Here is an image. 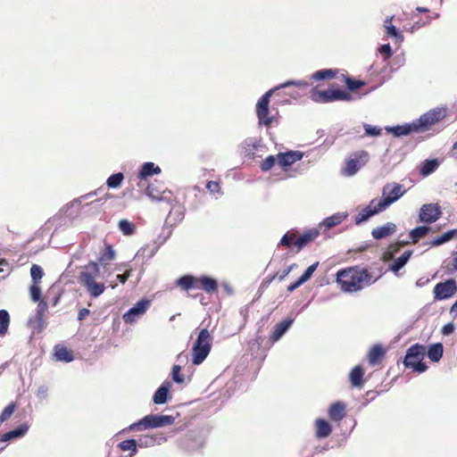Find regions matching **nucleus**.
<instances>
[{
	"instance_id": "obj_1",
	"label": "nucleus",
	"mask_w": 457,
	"mask_h": 457,
	"mask_svg": "<svg viewBox=\"0 0 457 457\" xmlns=\"http://www.w3.org/2000/svg\"><path fill=\"white\" fill-rule=\"evenodd\" d=\"M337 281L344 292H357L375 282L366 269L340 270L337 273Z\"/></svg>"
},
{
	"instance_id": "obj_2",
	"label": "nucleus",
	"mask_w": 457,
	"mask_h": 457,
	"mask_svg": "<svg viewBox=\"0 0 457 457\" xmlns=\"http://www.w3.org/2000/svg\"><path fill=\"white\" fill-rule=\"evenodd\" d=\"M212 337L207 328L200 330L192 348V362L200 365L208 356L212 348Z\"/></svg>"
},
{
	"instance_id": "obj_3",
	"label": "nucleus",
	"mask_w": 457,
	"mask_h": 457,
	"mask_svg": "<svg viewBox=\"0 0 457 457\" xmlns=\"http://www.w3.org/2000/svg\"><path fill=\"white\" fill-rule=\"evenodd\" d=\"M175 417L163 414H149L129 427L130 431H141L148 428H162L173 424Z\"/></svg>"
},
{
	"instance_id": "obj_4",
	"label": "nucleus",
	"mask_w": 457,
	"mask_h": 457,
	"mask_svg": "<svg viewBox=\"0 0 457 457\" xmlns=\"http://www.w3.org/2000/svg\"><path fill=\"white\" fill-rule=\"evenodd\" d=\"M426 353V347L420 344H414L410 346L403 360L405 368H411L418 373H423L428 366L422 361Z\"/></svg>"
},
{
	"instance_id": "obj_5",
	"label": "nucleus",
	"mask_w": 457,
	"mask_h": 457,
	"mask_svg": "<svg viewBox=\"0 0 457 457\" xmlns=\"http://www.w3.org/2000/svg\"><path fill=\"white\" fill-rule=\"evenodd\" d=\"M311 98L316 103H330L335 101L350 102L353 100V96L350 93L338 88H328L326 90L313 88L311 92Z\"/></svg>"
},
{
	"instance_id": "obj_6",
	"label": "nucleus",
	"mask_w": 457,
	"mask_h": 457,
	"mask_svg": "<svg viewBox=\"0 0 457 457\" xmlns=\"http://www.w3.org/2000/svg\"><path fill=\"white\" fill-rule=\"evenodd\" d=\"M276 90L275 87L270 89L257 102L256 115L260 125L270 127L275 119L274 116L270 114L269 104L270 96Z\"/></svg>"
},
{
	"instance_id": "obj_7",
	"label": "nucleus",
	"mask_w": 457,
	"mask_h": 457,
	"mask_svg": "<svg viewBox=\"0 0 457 457\" xmlns=\"http://www.w3.org/2000/svg\"><path fill=\"white\" fill-rule=\"evenodd\" d=\"M404 194L403 186L398 183H388L384 186L382 189V197L378 200L380 203V207L385 210L392 204L396 202Z\"/></svg>"
},
{
	"instance_id": "obj_8",
	"label": "nucleus",
	"mask_w": 457,
	"mask_h": 457,
	"mask_svg": "<svg viewBox=\"0 0 457 457\" xmlns=\"http://www.w3.org/2000/svg\"><path fill=\"white\" fill-rule=\"evenodd\" d=\"M445 116L446 110L445 108L431 109L415 120L419 132L428 129L429 126L442 120Z\"/></svg>"
},
{
	"instance_id": "obj_9",
	"label": "nucleus",
	"mask_w": 457,
	"mask_h": 457,
	"mask_svg": "<svg viewBox=\"0 0 457 457\" xmlns=\"http://www.w3.org/2000/svg\"><path fill=\"white\" fill-rule=\"evenodd\" d=\"M457 291V283L453 278H449L445 282L437 283L434 289V298L436 301L451 298Z\"/></svg>"
},
{
	"instance_id": "obj_10",
	"label": "nucleus",
	"mask_w": 457,
	"mask_h": 457,
	"mask_svg": "<svg viewBox=\"0 0 457 457\" xmlns=\"http://www.w3.org/2000/svg\"><path fill=\"white\" fill-rule=\"evenodd\" d=\"M441 214L442 211L438 204H426L421 206L419 218L423 223H433L440 218Z\"/></svg>"
},
{
	"instance_id": "obj_11",
	"label": "nucleus",
	"mask_w": 457,
	"mask_h": 457,
	"mask_svg": "<svg viewBox=\"0 0 457 457\" xmlns=\"http://www.w3.org/2000/svg\"><path fill=\"white\" fill-rule=\"evenodd\" d=\"M151 302L147 299H141L133 307H131L127 312L123 314V320L125 323H133L143 314L145 313L147 309L150 307Z\"/></svg>"
},
{
	"instance_id": "obj_12",
	"label": "nucleus",
	"mask_w": 457,
	"mask_h": 457,
	"mask_svg": "<svg viewBox=\"0 0 457 457\" xmlns=\"http://www.w3.org/2000/svg\"><path fill=\"white\" fill-rule=\"evenodd\" d=\"M384 210V208L380 207V203L377 199H373L368 206L356 215L355 224L360 225Z\"/></svg>"
},
{
	"instance_id": "obj_13",
	"label": "nucleus",
	"mask_w": 457,
	"mask_h": 457,
	"mask_svg": "<svg viewBox=\"0 0 457 457\" xmlns=\"http://www.w3.org/2000/svg\"><path fill=\"white\" fill-rule=\"evenodd\" d=\"M79 282L91 297H98L104 292V284L103 282H99L98 280L93 281L90 275H87L85 280H81Z\"/></svg>"
},
{
	"instance_id": "obj_14",
	"label": "nucleus",
	"mask_w": 457,
	"mask_h": 457,
	"mask_svg": "<svg viewBox=\"0 0 457 457\" xmlns=\"http://www.w3.org/2000/svg\"><path fill=\"white\" fill-rule=\"evenodd\" d=\"M159 173H161V169L159 166L155 165L152 162H145L137 174V178L139 179L137 186L139 187H143L145 186L144 181L147 177L157 175Z\"/></svg>"
},
{
	"instance_id": "obj_15",
	"label": "nucleus",
	"mask_w": 457,
	"mask_h": 457,
	"mask_svg": "<svg viewBox=\"0 0 457 457\" xmlns=\"http://www.w3.org/2000/svg\"><path fill=\"white\" fill-rule=\"evenodd\" d=\"M302 158V153L298 151H289L278 154L277 160L280 167L286 168L291 166L295 162L300 161Z\"/></svg>"
},
{
	"instance_id": "obj_16",
	"label": "nucleus",
	"mask_w": 457,
	"mask_h": 457,
	"mask_svg": "<svg viewBox=\"0 0 457 457\" xmlns=\"http://www.w3.org/2000/svg\"><path fill=\"white\" fill-rule=\"evenodd\" d=\"M386 130L392 133L395 137L407 136L412 131L419 132L415 120L404 125L386 127Z\"/></svg>"
},
{
	"instance_id": "obj_17",
	"label": "nucleus",
	"mask_w": 457,
	"mask_h": 457,
	"mask_svg": "<svg viewBox=\"0 0 457 457\" xmlns=\"http://www.w3.org/2000/svg\"><path fill=\"white\" fill-rule=\"evenodd\" d=\"M29 425L22 423L13 430L8 431L0 436V442H9L17 438L23 437L29 431Z\"/></svg>"
},
{
	"instance_id": "obj_18",
	"label": "nucleus",
	"mask_w": 457,
	"mask_h": 457,
	"mask_svg": "<svg viewBox=\"0 0 457 457\" xmlns=\"http://www.w3.org/2000/svg\"><path fill=\"white\" fill-rule=\"evenodd\" d=\"M395 230L396 225L393 222H387L381 227H377L373 228L371 231V235L373 238L379 240L394 234Z\"/></svg>"
},
{
	"instance_id": "obj_19",
	"label": "nucleus",
	"mask_w": 457,
	"mask_h": 457,
	"mask_svg": "<svg viewBox=\"0 0 457 457\" xmlns=\"http://www.w3.org/2000/svg\"><path fill=\"white\" fill-rule=\"evenodd\" d=\"M170 386L171 383L170 381H164L160 387H158L153 397V401L155 404H163L168 401Z\"/></svg>"
},
{
	"instance_id": "obj_20",
	"label": "nucleus",
	"mask_w": 457,
	"mask_h": 457,
	"mask_svg": "<svg viewBox=\"0 0 457 457\" xmlns=\"http://www.w3.org/2000/svg\"><path fill=\"white\" fill-rule=\"evenodd\" d=\"M294 320L293 319H287L278 324L275 325L274 329L272 331V334L270 336V340L272 342L278 341L283 335L288 330V328L291 327Z\"/></svg>"
},
{
	"instance_id": "obj_21",
	"label": "nucleus",
	"mask_w": 457,
	"mask_h": 457,
	"mask_svg": "<svg viewBox=\"0 0 457 457\" xmlns=\"http://www.w3.org/2000/svg\"><path fill=\"white\" fill-rule=\"evenodd\" d=\"M87 275H90L93 281L98 280L101 278L99 263L91 262L86 265L84 270L80 272L79 281L85 280Z\"/></svg>"
},
{
	"instance_id": "obj_22",
	"label": "nucleus",
	"mask_w": 457,
	"mask_h": 457,
	"mask_svg": "<svg viewBox=\"0 0 457 457\" xmlns=\"http://www.w3.org/2000/svg\"><path fill=\"white\" fill-rule=\"evenodd\" d=\"M346 405L343 402L332 403L328 409V416L334 421H340L345 415Z\"/></svg>"
},
{
	"instance_id": "obj_23",
	"label": "nucleus",
	"mask_w": 457,
	"mask_h": 457,
	"mask_svg": "<svg viewBox=\"0 0 457 457\" xmlns=\"http://www.w3.org/2000/svg\"><path fill=\"white\" fill-rule=\"evenodd\" d=\"M197 283H199V286L196 287L202 288L208 294L214 293L218 289L217 281L214 278L207 276H202L197 278Z\"/></svg>"
},
{
	"instance_id": "obj_24",
	"label": "nucleus",
	"mask_w": 457,
	"mask_h": 457,
	"mask_svg": "<svg viewBox=\"0 0 457 457\" xmlns=\"http://www.w3.org/2000/svg\"><path fill=\"white\" fill-rule=\"evenodd\" d=\"M145 194L152 201L161 202L166 201L168 198L166 195V192L158 189L154 184H150L145 187Z\"/></svg>"
},
{
	"instance_id": "obj_25",
	"label": "nucleus",
	"mask_w": 457,
	"mask_h": 457,
	"mask_svg": "<svg viewBox=\"0 0 457 457\" xmlns=\"http://www.w3.org/2000/svg\"><path fill=\"white\" fill-rule=\"evenodd\" d=\"M348 216V213L344 212H337L328 218H326L321 223L320 226L325 227L326 228H331L336 225L340 224L344 220H345Z\"/></svg>"
},
{
	"instance_id": "obj_26",
	"label": "nucleus",
	"mask_w": 457,
	"mask_h": 457,
	"mask_svg": "<svg viewBox=\"0 0 457 457\" xmlns=\"http://www.w3.org/2000/svg\"><path fill=\"white\" fill-rule=\"evenodd\" d=\"M444 353V346L441 343L430 345L428 348L427 354L431 361L437 362L441 360Z\"/></svg>"
},
{
	"instance_id": "obj_27",
	"label": "nucleus",
	"mask_w": 457,
	"mask_h": 457,
	"mask_svg": "<svg viewBox=\"0 0 457 457\" xmlns=\"http://www.w3.org/2000/svg\"><path fill=\"white\" fill-rule=\"evenodd\" d=\"M319 235V231L317 229L309 230L303 235H301L295 242V245L297 246L299 250L303 248L308 243L314 240Z\"/></svg>"
},
{
	"instance_id": "obj_28",
	"label": "nucleus",
	"mask_w": 457,
	"mask_h": 457,
	"mask_svg": "<svg viewBox=\"0 0 457 457\" xmlns=\"http://www.w3.org/2000/svg\"><path fill=\"white\" fill-rule=\"evenodd\" d=\"M386 352L379 345H373L368 353V360L370 365L378 363L384 357Z\"/></svg>"
},
{
	"instance_id": "obj_29",
	"label": "nucleus",
	"mask_w": 457,
	"mask_h": 457,
	"mask_svg": "<svg viewBox=\"0 0 457 457\" xmlns=\"http://www.w3.org/2000/svg\"><path fill=\"white\" fill-rule=\"evenodd\" d=\"M316 424V436L318 438H325L328 437L332 431L330 424L322 419H318L315 422Z\"/></svg>"
},
{
	"instance_id": "obj_30",
	"label": "nucleus",
	"mask_w": 457,
	"mask_h": 457,
	"mask_svg": "<svg viewBox=\"0 0 457 457\" xmlns=\"http://www.w3.org/2000/svg\"><path fill=\"white\" fill-rule=\"evenodd\" d=\"M438 166L439 162L437 159H428L421 163L420 172L423 177H428L436 171Z\"/></svg>"
},
{
	"instance_id": "obj_31",
	"label": "nucleus",
	"mask_w": 457,
	"mask_h": 457,
	"mask_svg": "<svg viewBox=\"0 0 457 457\" xmlns=\"http://www.w3.org/2000/svg\"><path fill=\"white\" fill-rule=\"evenodd\" d=\"M260 146L261 140L254 137H248L242 144V148L246 155H253Z\"/></svg>"
},
{
	"instance_id": "obj_32",
	"label": "nucleus",
	"mask_w": 457,
	"mask_h": 457,
	"mask_svg": "<svg viewBox=\"0 0 457 457\" xmlns=\"http://www.w3.org/2000/svg\"><path fill=\"white\" fill-rule=\"evenodd\" d=\"M54 357L58 361L71 362L74 357L71 351L64 346L56 345L54 347Z\"/></svg>"
},
{
	"instance_id": "obj_33",
	"label": "nucleus",
	"mask_w": 457,
	"mask_h": 457,
	"mask_svg": "<svg viewBox=\"0 0 457 457\" xmlns=\"http://www.w3.org/2000/svg\"><path fill=\"white\" fill-rule=\"evenodd\" d=\"M412 254L411 251H405L400 257H398L390 266V270L394 272L400 270L410 260Z\"/></svg>"
},
{
	"instance_id": "obj_34",
	"label": "nucleus",
	"mask_w": 457,
	"mask_h": 457,
	"mask_svg": "<svg viewBox=\"0 0 457 457\" xmlns=\"http://www.w3.org/2000/svg\"><path fill=\"white\" fill-rule=\"evenodd\" d=\"M430 231L428 226H419L411 229L409 233L410 238L413 244H416L421 237H425Z\"/></svg>"
},
{
	"instance_id": "obj_35",
	"label": "nucleus",
	"mask_w": 457,
	"mask_h": 457,
	"mask_svg": "<svg viewBox=\"0 0 457 457\" xmlns=\"http://www.w3.org/2000/svg\"><path fill=\"white\" fill-rule=\"evenodd\" d=\"M118 228L124 236H132L136 231V225L127 219H122L118 223Z\"/></svg>"
},
{
	"instance_id": "obj_36",
	"label": "nucleus",
	"mask_w": 457,
	"mask_h": 457,
	"mask_svg": "<svg viewBox=\"0 0 457 457\" xmlns=\"http://www.w3.org/2000/svg\"><path fill=\"white\" fill-rule=\"evenodd\" d=\"M363 370L361 366H355L350 372V381L353 386H360L362 383Z\"/></svg>"
},
{
	"instance_id": "obj_37",
	"label": "nucleus",
	"mask_w": 457,
	"mask_h": 457,
	"mask_svg": "<svg viewBox=\"0 0 457 457\" xmlns=\"http://www.w3.org/2000/svg\"><path fill=\"white\" fill-rule=\"evenodd\" d=\"M195 283H197V278L190 275L182 276L177 281L178 286L187 291L195 287Z\"/></svg>"
},
{
	"instance_id": "obj_38",
	"label": "nucleus",
	"mask_w": 457,
	"mask_h": 457,
	"mask_svg": "<svg viewBox=\"0 0 457 457\" xmlns=\"http://www.w3.org/2000/svg\"><path fill=\"white\" fill-rule=\"evenodd\" d=\"M157 436L154 435H144L136 439L137 447L145 448L152 447L157 442Z\"/></svg>"
},
{
	"instance_id": "obj_39",
	"label": "nucleus",
	"mask_w": 457,
	"mask_h": 457,
	"mask_svg": "<svg viewBox=\"0 0 457 457\" xmlns=\"http://www.w3.org/2000/svg\"><path fill=\"white\" fill-rule=\"evenodd\" d=\"M393 17H387L385 21V28L386 29L387 35L392 37H395L397 41H403V36L398 31L395 26L391 24Z\"/></svg>"
},
{
	"instance_id": "obj_40",
	"label": "nucleus",
	"mask_w": 457,
	"mask_h": 457,
	"mask_svg": "<svg viewBox=\"0 0 457 457\" xmlns=\"http://www.w3.org/2000/svg\"><path fill=\"white\" fill-rule=\"evenodd\" d=\"M10 324V315L7 311L0 310V337L6 335Z\"/></svg>"
},
{
	"instance_id": "obj_41",
	"label": "nucleus",
	"mask_w": 457,
	"mask_h": 457,
	"mask_svg": "<svg viewBox=\"0 0 457 457\" xmlns=\"http://www.w3.org/2000/svg\"><path fill=\"white\" fill-rule=\"evenodd\" d=\"M336 71L331 69H323L314 72L312 79L314 80H326L330 79L336 76Z\"/></svg>"
},
{
	"instance_id": "obj_42",
	"label": "nucleus",
	"mask_w": 457,
	"mask_h": 457,
	"mask_svg": "<svg viewBox=\"0 0 457 457\" xmlns=\"http://www.w3.org/2000/svg\"><path fill=\"white\" fill-rule=\"evenodd\" d=\"M121 451H130V456H134L137 452V444L136 439H127L119 444Z\"/></svg>"
},
{
	"instance_id": "obj_43",
	"label": "nucleus",
	"mask_w": 457,
	"mask_h": 457,
	"mask_svg": "<svg viewBox=\"0 0 457 457\" xmlns=\"http://www.w3.org/2000/svg\"><path fill=\"white\" fill-rule=\"evenodd\" d=\"M116 253L111 245L105 246L104 251L101 253L98 262L103 264L115 259Z\"/></svg>"
},
{
	"instance_id": "obj_44",
	"label": "nucleus",
	"mask_w": 457,
	"mask_h": 457,
	"mask_svg": "<svg viewBox=\"0 0 457 457\" xmlns=\"http://www.w3.org/2000/svg\"><path fill=\"white\" fill-rule=\"evenodd\" d=\"M360 167L361 165L357 159H350L346 162L343 172L346 176H353L359 170Z\"/></svg>"
},
{
	"instance_id": "obj_45",
	"label": "nucleus",
	"mask_w": 457,
	"mask_h": 457,
	"mask_svg": "<svg viewBox=\"0 0 457 457\" xmlns=\"http://www.w3.org/2000/svg\"><path fill=\"white\" fill-rule=\"evenodd\" d=\"M123 179L124 176L121 172L114 173L107 179L106 185L111 188L120 187Z\"/></svg>"
},
{
	"instance_id": "obj_46",
	"label": "nucleus",
	"mask_w": 457,
	"mask_h": 457,
	"mask_svg": "<svg viewBox=\"0 0 457 457\" xmlns=\"http://www.w3.org/2000/svg\"><path fill=\"white\" fill-rule=\"evenodd\" d=\"M30 276L32 283L40 284L41 279L44 276V271L41 266L33 264L30 268Z\"/></svg>"
},
{
	"instance_id": "obj_47",
	"label": "nucleus",
	"mask_w": 457,
	"mask_h": 457,
	"mask_svg": "<svg viewBox=\"0 0 457 457\" xmlns=\"http://www.w3.org/2000/svg\"><path fill=\"white\" fill-rule=\"evenodd\" d=\"M16 404L14 403H10L0 414V423L7 420L15 411Z\"/></svg>"
},
{
	"instance_id": "obj_48",
	"label": "nucleus",
	"mask_w": 457,
	"mask_h": 457,
	"mask_svg": "<svg viewBox=\"0 0 457 457\" xmlns=\"http://www.w3.org/2000/svg\"><path fill=\"white\" fill-rule=\"evenodd\" d=\"M291 86H295V87H308L309 83L305 80H287L285 83H282V84L275 87V89L278 90V89L285 88V87H291Z\"/></svg>"
},
{
	"instance_id": "obj_49",
	"label": "nucleus",
	"mask_w": 457,
	"mask_h": 457,
	"mask_svg": "<svg viewBox=\"0 0 457 457\" xmlns=\"http://www.w3.org/2000/svg\"><path fill=\"white\" fill-rule=\"evenodd\" d=\"M29 294H30L31 300L34 303L40 301L41 288L39 287V284L32 283V285L29 287Z\"/></svg>"
},
{
	"instance_id": "obj_50",
	"label": "nucleus",
	"mask_w": 457,
	"mask_h": 457,
	"mask_svg": "<svg viewBox=\"0 0 457 457\" xmlns=\"http://www.w3.org/2000/svg\"><path fill=\"white\" fill-rule=\"evenodd\" d=\"M318 265H319V262H315V263H313V264H312V265H310V266H309V267L304 270V272H303V273L299 277V278H300V281H303V283H305L306 281H308V280L312 278V276L313 272L316 270V269H317Z\"/></svg>"
},
{
	"instance_id": "obj_51",
	"label": "nucleus",
	"mask_w": 457,
	"mask_h": 457,
	"mask_svg": "<svg viewBox=\"0 0 457 457\" xmlns=\"http://www.w3.org/2000/svg\"><path fill=\"white\" fill-rule=\"evenodd\" d=\"M46 310L47 303L45 301H38V304L37 307V319L38 323H42L44 321V316Z\"/></svg>"
},
{
	"instance_id": "obj_52",
	"label": "nucleus",
	"mask_w": 457,
	"mask_h": 457,
	"mask_svg": "<svg viewBox=\"0 0 457 457\" xmlns=\"http://www.w3.org/2000/svg\"><path fill=\"white\" fill-rule=\"evenodd\" d=\"M345 84L349 90L355 91L361 88L364 85V82H362L361 80H356L347 77L345 78Z\"/></svg>"
},
{
	"instance_id": "obj_53",
	"label": "nucleus",
	"mask_w": 457,
	"mask_h": 457,
	"mask_svg": "<svg viewBox=\"0 0 457 457\" xmlns=\"http://www.w3.org/2000/svg\"><path fill=\"white\" fill-rule=\"evenodd\" d=\"M180 370H181L180 365H174L172 368V372H171L172 379L178 384H182L185 381V378L183 375L180 374Z\"/></svg>"
},
{
	"instance_id": "obj_54",
	"label": "nucleus",
	"mask_w": 457,
	"mask_h": 457,
	"mask_svg": "<svg viewBox=\"0 0 457 457\" xmlns=\"http://www.w3.org/2000/svg\"><path fill=\"white\" fill-rule=\"evenodd\" d=\"M363 128H364L366 135H368V136L377 137L381 134V129L377 126H372V125L365 123L363 125Z\"/></svg>"
},
{
	"instance_id": "obj_55",
	"label": "nucleus",
	"mask_w": 457,
	"mask_h": 457,
	"mask_svg": "<svg viewBox=\"0 0 457 457\" xmlns=\"http://www.w3.org/2000/svg\"><path fill=\"white\" fill-rule=\"evenodd\" d=\"M276 162V158L273 156V155H269L268 157H266V159L262 162L261 164V169L263 170V171H268L270 170L275 164Z\"/></svg>"
},
{
	"instance_id": "obj_56",
	"label": "nucleus",
	"mask_w": 457,
	"mask_h": 457,
	"mask_svg": "<svg viewBox=\"0 0 457 457\" xmlns=\"http://www.w3.org/2000/svg\"><path fill=\"white\" fill-rule=\"evenodd\" d=\"M295 235L294 233H286L280 240V245L283 246H289L293 240L295 239Z\"/></svg>"
},
{
	"instance_id": "obj_57",
	"label": "nucleus",
	"mask_w": 457,
	"mask_h": 457,
	"mask_svg": "<svg viewBox=\"0 0 457 457\" xmlns=\"http://www.w3.org/2000/svg\"><path fill=\"white\" fill-rule=\"evenodd\" d=\"M47 392H48L47 386L45 385H42L37 388L36 395L38 399L43 400L47 397Z\"/></svg>"
},
{
	"instance_id": "obj_58",
	"label": "nucleus",
	"mask_w": 457,
	"mask_h": 457,
	"mask_svg": "<svg viewBox=\"0 0 457 457\" xmlns=\"http://www.w3.org/2000/svg\"><path fill=\"white\" fill-rule=\"evenodd\" d=\"M206 187L212 193L219 192L220 188L219 183L216 181H208L206 184Z\"/></svg>"
},
{
	"instance_id": "obj_59",
	"label": "nucleus",
	"mask_w": 457,
	"mask_h": 457,
	"mask_svg": "<svg viewBox=\"0 0 457 457\" xmlns=\"http://www.w3.org/2000/svg\"><path fill=\"white\" fill-rule=\"evenodd\" d=\"M454 325L453 323H447L445 324L442 328V334L445 336H448L453 333L454 331Z\"/></svg>"
},
{
	"instance_id": "obj_60",
	"label": "nucleus",
	"mask_w": 457,
	"mask_h": 457,
	"mask_svg": "<svg viewBox=\"0 0 457 457\" xmlns=\"http://www.w3.org/2000/svg\"><path fill=\"white\" fill-rule=\"evenodd\" d=\"M131 275V269L125 270L123 274H118L117 278L121 284H124Z\"/></svg>"
},
{
	"instance_id": "obj_61",
	"label": "nucleus",
	"mask_w": 457,
	"mask_h": 457,
	"mask_svg": "<svg viewBox=\"0 0 457 457\" xmlns=\"http://www.w3.org/2000/svg\"><path fill=\"white\" fill-rule=\"evenodd\" d=\"M456 235H457V229H452V230H448L445 233H444L443 237H444L445 242H448L451 239H453Z\"/></svg>"
},
{
	"instance_id": "obj_62",
	"label": "nucleus",
	"mask_w": 457,
	"mask_h": 457,
	"mask_svg": "<svg viewBox=\"0 0 457 457\" xmlns=\"http://www.w3.org/2000/svg\"><path fill=\"white\" fill-rule=\"evenodd\" d=\"M379 51L381 54H386L387 56L392 55V48L389 44L382 45L381 47L379 48Z\"/></svg>"
},
{
	"instance_id": "obj_63",
	"label": "nucleus",
	"mask_w": 457,
	"mask_h": 457,
	"mask_svg": "<svg viewBox=\"0 0 457 457\" xmlns=\"http://www.w3.org/2000/svg\"><path fill=\"white\" fill-rule=\"evenodd\" d=\"M90 313V311L87 308H82L79 311V313H78V320L79 321L85 320Z\"/></svg>"
},
{
	"instance_id": "obj_64",
	"label": "nucleus",
	"mask_w": 457,
	"mask_h": 457,
	"mask_svg": "<svg viewBox=\"0 0 457 457\" xmlns=\"http://www.w3.org/2000/svg\"><path fill=\"white\" fill-rule=\"evenodd\" d=\"M446 243L443 235L438 237H436L434 238L429 244L432 245V246H438V245H441L443 244Z\"/></svg>"
}]
</instances>
